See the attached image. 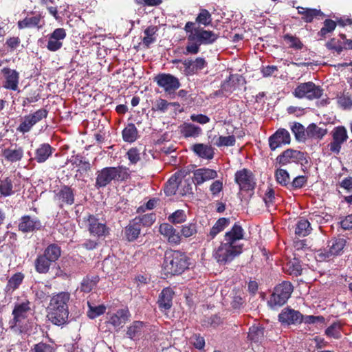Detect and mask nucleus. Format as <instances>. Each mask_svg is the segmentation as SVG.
Returning <instances> with one entry per match:
<instances>
[{"label": "nucleus", "mask_w": 352, "mask_h": 352, "mask_svg": "<svg viewBox=\"0 0 352 352\" xmlns=\"http://www.w3.org/2000/svg\"><path fill=\"white\" fill-rule=\"evenodd\" d=\"M212 21L210 12L205 8H200L195 22L188 21L184 26L187 34V45L184 54H197L200 50V46L210 45L216 42L219 34L211 30H206L200 25L207 27L211 25Z\"/></svg>", "instance_id": "f257e3e1"}, {"label": "nucleus", "mask_w": 352, "mask_h": 352, "mask_svg": "<svg viewBox=\"0 0 352 352\" xmlns=\"http://www.w3.org/2000/svg\"><path fill=\"white\" fill-rule=\"evenodd\" d=\"M243 237V229L235 223L231 230L226 232L224 241L216 250L214 256L217 261L224 265L230 262L242 252V245L236 243Z\"/></svg>", "instance_id": "f03ea898"}, {"label": "nucleus", "mask_w": 352, "mask_h": 352, "mask_svg": "<svg viewBox=\"0 0 352 352\" xmlns=\"http://www.w3.org/2000/svg\"><path fill=\"white\" fill-rule=\"evenodd\" d=\"M188 266L189 258L185 253L172 250L165 252L163 267L166 274H180Z\"/></svg>", "instance_id": "7ed1b4c3"}, {"label": "nucleus", "mask_w": 352, "mask_h": 352, "mask_svg": "<svg viewBox=\"0 0 352 352\" xmlns=\"http://www.w3.org/2000/svg\"><path fill=\"white\" fill-rule=\"evenodd\" d=\"M96 175L95 186L98 189L107 186L113 180L122 182L130 177L129 169L123 166L106 167L98 171Z\"/></svg>", "instance_id": "20e7f679"}, {"label": "nucleus", "mask_w": 352, "mask_h": 352, "mask_svg": "<svg viewBox=\"0 0 352 352\" xmlns=\"http://www.w3.org/2000/svg\"><path fill=\"white\" fill-rule=\"evenodd\" d=\"M292 292V285L287 281L283 282L275 287L268 301V305L272 308L283 305L290 297Z\"/></svg>", "instance_id": "39448f33"}, {"label": "nucleus", "mask_w": 352, "mask_h": 352, "mask_svg": "<svg viewBox=\"0 0 352 352\" xmlns=\"http://www.w3.org/2000/svg\"><path fill=\"white\" fill-rule=\"evenodd\" d=\"M292 94L297 98L312 100L320 98L323 94V89L313 82L309 81L298 85Z\"/></svg>", "instance_id": "423d86ee"}, {"label": "nucleus", "mask_w": 352, "mask_h": 352, "mask_svg": "<svg viewBox=\"0 0 352 352\" xmlns=\"http://www.w3.org/2000/svg\"><path fill=\"white\" fill-rule=\"evenodd\" d=\"M86 228L91 235L98 238L105 237L109 234V228L106 223L93 214L84 218Z\"/></svg>", "instance_id": "0eeeda50"}, {"label": "nucleus", "mask_w": 352, "mask_h": 352, "mask_svg": "<svg viewBox=\"0 0 352 352\" xmlns=\"http://www.w3.org/2000/svg\"><path fill=\"white\" fill-rule=\"evenodd\" d=\"M331 136L332 142L328 144V147L331 152L338 153L342 144L349 138L347 130L344 126H336L331 131Z\"/></svg>", "instance_id": "6e6552de"}, {"label": "nucleus", "mask_w": 352, "mask_h": 352, "mask_svg": "<svg viewBox=\"0 0 352 352\" xmlns=\"http://www.w3.org/2000/svg\"><path fill=\"white\" fill-rule=\"evenodd\" d=\"M157 85L164 89L166 92L172 93L179 88L181 84L179 79L170 74L162 73L154 78Z\"/></svg>", "instance_id": "1a4fd4ad"}, {"label": "nucleus", "mask_w": 352, "mask_h": 352, "mask_svg": "<svg viewBox=\"0 0 352 352\" xmlns=\"http://www.w3.org/2000/svg\"><path fill=\"white\" fill-rule=\"evenodd\" d=\"M346 240L344 238H334L329 241L328 250H324L318 256L320 259L325 260L332 256H337L342 253L346 246Z\"/></svg>", "instance_id": "9d476101"}, {"label": "nucleus", "mask_w": 352, "mask_h": 352, "mask_svg": "<svg viewBox=\"0 0 352 352\" xmlns=\"http://www.w3.org/2000/svg\"><path fill=\"white\" fill-rule=\"evenodd\" d=\"M66 36L67 32L65 29L63 28L55 29L51 34L47 35V49L50 52L59 50L63 47V41Z\"/></svg>", "instance_id": "9b49d317"}, {"label": "nucleus", "mask_w": 352, "mask_h": 352, "mask_svg": "<svg viewBox=\"0 0 352 352\" xmlns=\"http://www.w3.org/2000/svg\"><path fill=\"white\" fill-rule=\"evenodd\" d=\"M54 200L60 208L72 205L74 203V190L68 186H62L55 192Z\"/></svg>", "instance_id": "f8f14e48"}, {"label": "nucleus", "mask_w": 352, "mask_h": 352, "mask_svg": "<svg viewBox=\"0 0 352 352\" xmlns=\"http://www.w3.org/2000/svg\"><path fill=\"white\" fill-rule=\"evenodd\" d=\"M235 182L241 190H252L255 187V182L252 172L245 168L235 173Z\"/></svg>", "instance_id": "ddd939ff"}, {"label": "nucleus", "mask_w": 352, "mask_h": 352, "mask_svg": "<svg viewBox=\"0 0 352 352\" xmlns=\"http://www.w3.org/2000/svg\"><path fill=\"white\" fill-rule=\"evenodd\" d=\"M290 140V134L288 131L285 129H279L269 138L270 147L272 151H275L276 148L283 145L289 144Z\"/></svg>", "instance_id": "4468645a"}, {"label": "nucleus", "mask_w": 352, "mask_h": 352, "mask_svg": "<svg viewBox=\"0 0 352 352\" xmlns=\"http://www.w3.org/2000/svg\"><path fill=\"white\" fill-rule=\"evenodd\" d=\"M303 316L296 310L289 307L284 308L278 315V320L283 324H296L302 322Z\"/></svg>", "instance_id": "2eb2a0df"}, {"label": "nucleus", "mask_w": 352, "mask_h": 352, "mask_svg": "<svg viewBox=\"0 0 352 352\" xmlns=\"http://www.w3.org/2000/svg\"><path fill=\"white\" fill-rule=\"evenodd\" d=\"M4 76L3 87L6 89L16 91L19 82V73L15 69L9 67H4L1 70Z\"/></svg>", "instance_id": "dca6fc26"}, {"label": "nucleus", "mask_w": 352, "mask_h": 352, "mask_svg": "<svg viewBox=\"0 0 352 352\" xmlns=\"http://www.w3.org/2000/svg\"><path fill=\"white\" fill-rule=\"evenodd\" d=\"M42 224L36 217H32L29 215L23 216L19 219L18 225L19 230L23 233L32 232L40 230Z\"/></svg>", "instance_id": "f3484780"}, {"label": "nucleus", "mask_w": 352, "mask_h": 352, "mask_svg": "<svg viewBox=\"0 0 352 352\" xmlns=\"http://www.w3.org/2000/svg\"><path fill=\"white\" fill-rule=\"evenodd\" d=\"M130 316L127 309H119L114 314H109L107 322L114 328L120 329L129 320Z\"/></svg>", "instance_id": "a211bd4d"}, {"label": "nucleus", "mask_w": 352, "mask_h": 352, "mask_svg": "<svg viewBox=\"0 0 352 352\" xmlns=\"http://www.w3.org/2000/svg\"><path fill=\"white\" fill-rule=\"evenodd\" d=\"M175 292L170 287H166L162 289L159 295L157 305L162 311H166L170 309L173 305V298Z\"/></svg>", "instance_id": "6ab92c4d"}, {"label": "nucleus", "mask_w": 352, "mask_h": 352, "mask_svg": "<svg viewBox=\"0 0 352 352\" xmlns=\"http://www.w3.org/2000/svg\"><path fill=\"white\" fill-rule=\"evenodd\" d=\"M70 294L68 292H62L54 295L50 300V309H68V302Z\"/></svg>", "instance_id": "aec40b11"}, {"label": "nucleus", "mask_w": 352, "mask_h": 352, "mask_svg": "<svg viewBox=\"0 0 352 352\" xmlns=\"http://www.w3.org/2000/svg\"><path fill=\"white\" fill-rule=\"evenodd\" d=\"M298 13L302 15L301 19L305 23H311L314 19H320L324 16V14L316 8H308L301 6L296 7Z\"/></svg>", "instance_id": "412c9836"}, {"label": "nucleus", "mask_w": 352, "mask_h": 352, "mask_svg": "<svg viewBox=\"0 0 352 352\" xmlns=\"http://www.w3.org/2000/svg\"><path fill=\"white\" fill-rule=\"evenodd\" d=\"M192 180L197 185H200L204 182L214 179L217 177L215 170L209 168H199L194 171Z\"/></svg>", "instance_id": "4be33fe9"}, {"label": "nucleus", "mask_w": 352, "mask_h": 352, "mask_svg": "<svg viewBox=\"0 0 352 352\" xmlns=\"http://www.w3.org/2000/svg\"><path fill=\"white\" fill-rule=\"evenodd\" d=\"M69 315L68 309H50L47 314L49 320L55 325L61 326L67 323Z\"/></svg>", "instance_id": "5701e85b"}, {"label": "nucleus", "mask_w": 352, "mask_h": 352, "mask_svg": "<svg viewBox=\"0 0 352 352\" xmlns=\"http://www.w3.org/2000/svg\"><path fill=\"white\" fill-rule=\"evenodd\" d=\"M43 18V16L41 14L31 17L27 16L17 22L18 28L20 30L25 28H37L39 30L43 25V23H41Z\"/></svg>", "instance_id": "b1692460"}, {"label": "nucleus", "mask_w": 352, "mask_h": 352, "mask_svg": "<svg viewBox=\"0 0 352 352\" xmlns=\"http://www.w3.org/2000/svg\"><path fill=\"white\" fill-rule=\"evenodd\" d=\"M69 160L73 166V168H76L77 172L82 173L91 168L90 162L86 160L83 155H72Z\"/></svg>", "instance_id": "393cba45"}, {"label": "nucleus", "mask_w": 352, "mask_h": 352, "mask_svg": "<svg viewBox=\"0 0 352 352\" xmlns=\"http://www.w3.org/2000/svg\"><path fill=\"white\" fill-rule=\"evenodd\" d=\"M146 324L141 321H134L126 331L128 337L132 340L139 339L145 332Z\"/></svg>", "instance_id": "a878e982"}, {"label": "nucleus", "mask_w": 352, "mask_h": 352, "mask_svg": "<svg viewBox=\"0 0 352 352\" xmlns=\"http://www.w3.org/2000/svg\"><path fill=\"white\" fill-rule=\"evenodd\" d=\"M180 133L184 138H197L202 132L201 129L191 123H184L179 126Z\"/></svg>", "instance_id": "bb28decb"}, {"label": "nucleus", "mask_w": 352, "mask_h": 352, "mask_svg": "<svg viewBox=\"0 0 352 352\" xmlns=\"http://www.w3.org/2000/svg\"><path fill=\"white\" fill-rule=\"evenodd\" d=\"M52 263L53 262L43 254H39L34 261L35 270L39 274H47Z\"/></svg>", "instance_id": "cd10ccee"}, {"label": "nucleus", "mask_w": 352, "mask_h": 352, "mask_svg": "<svg viewBox=\"0 0 352 352\" xmlns=\"http://www.w3.org/2000/svg\"><path fill=\"white\" fill-rule=\"evenodd\" d=\"M137 221L133 219L125 228V236L129 241H135L140 234L142 227Z\"/></svg>", "instance_id": "c85d7f7f"}, {"label": "nucleus", "mask_w": 352, "mask_h": 352, "mask_svg": "<svg viewBox=\"0 0 352 352\" xmlns=\"http://www.w3.org/2000/svg\"><path fill=\"white\" fill-rule=\"evenodd\" d=\"M327 133L326 128L318 126L316 124H310L306 129V135L307 138L321 140Z\"/></svg>", "instance_id": "c756f323"}, {"label": "nucleus", "mask_w": 352, "mask_h": 352, "mask_svg": "<svg viewBox=\"0 0 352 352\" xmlns=\"http://www.w3.org/2000/svg\"><path fill=\"white\" fill-rule=\"evenodd\" d=\"M345 39H342L341 37L337 38L333 37L329 40L325 47L333 53L336 52L338 54H340L345 47Z\"/></svg>", "instance_id": "7c9ffc66"}, {"label": "nucleus", "mask_w": 352, "mask_h": 352, "mask_svg": "<svg viewBox=\"0 0 352 352\" xmlns=\"http://www.w3.org/2000/svg\"><path fill=\"white\" fill-rule=\"evenodd\" d=\"M122 138L125 142H133L138 137V131L133 123H129L123 129Z\"/></svg>", "instance_id": "2f4dec72"}, {"label": "nucleus", "mask_w": 352, "mask_h": 352, "mask_svg": "<svg viewBox=\"0 0 352 352\" xmlns=\"http://www.w3.org/2000/svg\"><path fill=\"white\" fill-rule=\"evenodd\" d=\"M248 339L253 342H261L264 338V328L259 325H253L249 329Z\"/></svg>", "instance_id": "473e14b6"}, {"label": "nucleus", "mask_w": 352, "mask_h": 352, "mask_svg": "<svg viewBox=\"0 0 352 352\" xmlns=\"http://www.w3.org/2000/svg\"><path fill=\"white\" fill-rule=\"evenodd\" d=\"M43 254L55 263L61 255L60 247L56 243H52L45 249Z\"/></svg>", "instance_id": "72a5a7b5"}, {"label": "nucleus", "mask_w": 352, "mask_h": 352, "mask_svg": "<svg viewBox=\"0 0 352 352\" xmlns=\"http://www.w3.org/2000/svg\"><path fill=\"white\" fill-rule=\"evenodd\" d=\"M29 305L30 302L26 301L15 305L12 314L14 319L16 322L20 321L22 318L25 317L26 314L30 309Z\"/></svg>", "instance_id": "f704fd0d"}, {"label": "nucleus", "mask_w": 352, "mask_h": 352, "mask_svg": "<svg viewBox=\"0 0 352 352\" xmlns=\"http://www.w3.org/2000/svg\"><path fill=\"white\" fill-rule=\"evenodd\" d=\"M158 28L155 25H150L144 31V36L142 38V43L146 47H149L151 44L156 41L155 34Z\"/></svg>", "instance_id": "c9c22d12"}, {"label": "nucleus", "mask_w": 352, "mask_h": 352, "mask_svg": "<svg viewBox=\"0 0 352 352\" xmlns=\"http://www.w3.org/2000/svg\"><path fill=\"white\" fill-rule=\"evenodd\" d=\"M229 219L227 218H220L219 219L215 224L210 229V233L208 235V240L213 239L217 234L221 232L224 230V228L229 224Z\"/></svg>", "instance_id": "e433bc0d"}, {"label": "nucleus", "mask_w": 352, "mask_h": 352, "mask_svg": "<svg viewBox=\"0 0 352 352\" xmlns=\"http://www.w3.org/2000/svg\"><path fill=\"white\" fill-rule=\"evenodd\" d=\"M284 269L289 274L294 276H300L302 270L300 261L296 258L287 262Z\"/></svg>", "instance_id": "4c0bfd02"}, {"label": "nucleus", "mask_w": 352, "mask_h": 352, "mask_svg": "<svg viewBox=\"0 0 352 352\" xmlns=\"http://www.w3.org/2000/svg\"><path fill=\"white\" fill-rule=\"evenodd\" d=\"M283 38L285 43L288 45V47L295 50H300L303 48V43L296 35L285 34L283 35Z\"/></svg>", "instance_id": "58836bf2"}, {"label": "nucleus", "mask_w": 352, "mask_h": 352, "mask_svg": "<svg viewBox=\"0 0 352 352\" xmlns=\"http://www.w3.org/2000/svg\"><path fill=\"white\" fill-rule=\"evenodd\" d=\"M98 280V276H87L81 282L80 290L85 293L90 292L96 286Z\"/></svg>", "instance_id": "ea45409f"}, {"label": "nucleus", "mask_w": 352, "mask_h": 352, "mask_svg": "<svg viewBox=\"0 0 352 352\" xmlns=\"http://www.w3.org/2000/svg\"><path fill=\"white\" fill-rule=\"evenodd\" d=\"M310 223L308 220L305 219H300L297 224L295 232L299 236H305L311 232Z\"/></svg>", "instance_id": "a19ab883"}, {"label": "nucleus", "mask_w": 352, "mask_h": 352, "mask_svg": "<svg viewBox=\"0 0 352 352\" xmlns=\"http://www.w3.org/2000/svg\"><path fill=\"white\" fill-rule=\"evenodd\" d=\"M292 133L298 142H305L307 139V135H306V130L302 124L299 122H294L291 128Z\"/></svg>", "instance_id": "79ce46f5"}, {"label": "nucleus", "mask_w": 352, "mask_h": 352, "mask_svg": "<svg viewBox=\"0 0 352 352\" xmlns=\"http://www.w3.org/2000/svg\"><path fill=\"white\" fill-rule=\"evenodd\" d=\"M23 278H24L23 274H22L21 272L14 274L8 280V284L6 285V290L8 292H9V291H14V289H17L19 287V286L21 284Z\"/></svg>", "instance_id": "37998d69"}, {"label": "nucleus", "mask_w": 352, "mask_h": 352, "mask_svg": "<svg viewBox=\"0 0 352 352\" xmlns=\"http://www.w3.org/2000/svg\"><path fill=\"white\" fill-rule=\"evenodd\" d=\"M337 23L332 19H325L324 21V26L318 32V35L321 38H326L328 33L332 32L336 28Z\"/></svg>", "instance_id": "c03bdc74"}, {"label": "nucleus", "mask_w": 352, "mask_h": 352, "mask_svg": "<svg viewBox=\"0 0 352 352\" xmlns=\"http://www.w3.org/2000/svg\"><path fill=\"white\" fill-rule=\"evenodd\" d=\"M34 125L31 118L27 115L24 116L23 121L17 126L16 131L25 134L30 131Z\"/></svg>", "instance_id": "a18cd8bd"}, {"label": "nucleus", "mask_w": 352, "mask_h": 352, "mask_svg": "<svg viewBox=\"0 0 352 352\" xmlns=\"http://www.w3.org/2000/svg\"><path fill=\"white\" fill-rule=\"evenodd\" d=\"M13 186L11 179L6 178L0 181V193L4 197H8L14 193Z\"/></svg>", "instance_id": "49530a36"}, {"label": "nucleus", "mask_w": 352, "mask_h": 352, "mask_svg": "<svg viewBox=\"0 0 352 352\" xmlns=\"http://www.w3.org/2000/svg\"><path fill=\"white\" fill-rule=\"evenodd\" d=\"M138 220L137 223L140 224V226H151L155 221V214L153 213L145 214L142 216L137 217L134 219Z\"/></svg>", "instance_id": "de8ad7c7"}, {"label": "nucleus", "mask_w": 352, "mask_h": 352, "mask_svg": "<svg viewBox=\"0 0 352 352\" xmlns=\"http://www.w3.org/2000/svg\"><path fill=\"white\" fill-rule=\"evenodd\" d=\"M186 219V215L183 210H177L168 217V221L174 224L182 223Z\"/></svg>", "instance_id": "09e8293b"}, {"label": "nucleus", "mask_w": 352, "mask_h": 352, "mask_svg": "<svg viewBox=\"0 0 352 352\" xmlns=\"http://www.w3.org/2000/svg\"><path fill=\"white\" fill-rule=\"evenodd\" d=\"M192 151L196 154H214V151L210 145L204 144H195L192 146Z\"/></svg>", "instance_id": "8fccbe9b"}, {"label": "nucleus", "mask_w": 352, "mask_h": 352, "mask_svg": "<svg viewBox=\"0 0 352 352\" xmlns=\"http://www.w3.org/2000/svg\"><path fill=\"white\" fill-rule=\"evenodd\" d=\"M235 141L234 135L219 136L214 142V144L217 146H233L235 144Z\"/></svg>", "instance_id": "3c124183"}, {"label": "nucleus", "mask_w": 352, "mask_h": 352, "mask_svg": "<svg viewBox=\"0 0 352 352\" xmlns=\"http://www.w3.org/2000/svg\"><path fill=\"white\" fill-rule=\"evenodd\" d=\"M48 115V111L44 108H41L34 112L30 113L28 116L32 120L34 124L42 120L43 118H46Z\"/></svg>", "instance_id": "603ef678"}, {"label": "nucleus", "mask_w": 352, "mask_h": 352, "mask_svg": "<svg viewBox=\"0 0 352 352\" xmlns=\"http://www.w3.org/2000/svg\"><path fill=\"white\" fill-rule=\"evenodd\" d=\"M277 182L283 186H286L289 182L288 173L283 169H277L275 173Z\"/></svg>", "instance_id": "864d4df0"}, {"label": "nucleus", "mask_w": 352, "mask_h": 352, "mask_svg": "<svg viewBox=\"0 0 352 352\" xmlns=\"http://www.w3.org/2000/svg\"><path fill=\"white\" fill-rule=\"evenodd\" d=\"M31 352H55V348L52 344L41 342L34 345Z\"/></svg>", "instance_id": "5fc2aeb1"}, {"label": "nucleus", "mask_w": 352, "mask_h": 352, "mask_svg": "<svg viewBox=\"0 0 352 352\" xmlns=\"http://www.w3.org/2000/svg\"><path fill=\"white\" fill-rule=\"evenodd\" d=\"M325 333L329 337L336 339L339 338L341 336L340 325L336 322L333 323L325 330Z\"/></svg>", "instance_id": "6e6d98bb"}, {"label": "nucleus", "mask_w": 352, "mask_h": 352, "mask_svg": "<svg viewBox=\"0 0 352 352\" xmlns=\"http://www.w3.org/2000/svg\"><path fill=\"white\" fill-rule=\"evenodd\" d=\"M182 234L184 237H190L197 233V226L195 223H188L182 226Z\"/></svg>", "instance_id": "4d7b16f0"}, {"label": "nucleus", "mask_w": 352, "mask_h": 352, "mask_svg": "<svg viewBox=\"0 0 352 352\" xmlns=\"http://www.w3.org/2000/svg\"><path fill=\"white\" fill-rule=\"evenodd\" d=\"M178 187V184L177 182V179L171 177L166 185L164 192L167 195H172L175 194L177 189Z\"/></svg>", "instance_id": "13d9d810"}, {"label": "nucleus", "mask_w": 352, "mask_h": 352, "mask_svg": "<svg viewBox=\"0 0 352 352\" xmlns=\"http://www.w3.org/2000/svg\"><path fill=\"white\" fill-rule=\"evenodd\" d=\"M170 105H172V103L168 102L166 100L159 98L155 101L153 109L165 112Z\"/></svg>", "instance_id": "bf43d9fd"}, {"label": "nucleus", "mask_w": 352, "mask_h": 352, "mask_svg": "<svg viewBox=\"0 0 352 352\" xmlns=\"http://www.w3.org/2000/svg\"><path fill=\"white\" fill-rule=\"evenodd\" d=\"M89 311L88 313V316L90 318H95L98 316L104 313L106 310V307L104 305H99L97 307H91L89 305Z\"/></svg>", "instance_id": "052dcab7"}, {"label": "nucleus", "mask_w": 352, "mask_h": 352, "mask_svg": "<svg viewBox=\"0 0 352 352\" xmlns=\"http://www.w3.org/2000/svg\"><path fill=\"white\" fill-rule=\"evenodd\" d=\"M221 322L220 317L214 315L210 317H206L203 320V325L206 327H216Z\"/></svg>", "instance_id": "680f3d73"}, {"label": "nucleus", "mask_w": 352, "mask_h": 352, "mask_svg": "<svg viewBox=\"0 0 352 352\" xmlns=\"http://www.w3.org/2000/svg\"><path fill=\"white\" fill-rule=\"evenodd\" d=\"M176 230L169 223H162L160 225L159 232L167 239L175 232Z\"/></svg>", "instance_id": "e2e57ef3"}, {"label": "nucleus", "mask_w": 352, "mask_h": 352, "mask_svg": "<svg viewBox=\"0 0 352 352\" xmlns=\"http://www.w3.org/2000/svg\"><path fill=\"white\" fill-rule=\"evenodd\" d=\"M338 104L344 109H351L352 107V99L350 96L343 94L338 99Z\"/></svg>", "instance_id": "0e129e2a"}, {"label": "nucleus", "mask_w": 352, "mask_h": 352, "mask_svg": "<svg viewBox=\"0 0 352 352\" xmlns=\"http://www.w3.org/2000/svg\"><path fill=\"white\" fill-rule=\"evenodd\" d=\"M241 292H237L232 296L231 305L233 309H240L243 305L244 300L243 298L241 296Z\"/></svg>", "instance_id": "69168bd1"}, {"label": "nucleus", "mask_w": 352, "mask_h": 352, "mask_svg": "<svg viewBox=\"0 0 352 352\" xmlns=\"http://www.w3.org/2000/svg\"><path fill=\"white\" fill-rule=\"evenodd\" d=\"M191 343L194 345V346L197 349H202L205 346V340L204 338L199 335L195 334L191 338Z\"/></svg>", "instance_id": "338daca9"}, {"label": "nucleus", "mask_w": 352, "mask_h": 352, "mask_svg": "<svg viewBox=\"0 0 352 352\" xmlns=\"http://www.w3.org/2000/svg\"><path fill=\"white\" fill-rule=\"evenodd\" d=\"M21 40L18 36H13L7 38L6 45L10 48V51L15 50L20 45Z\"/></svg>", "instance_id": "774afa93"}]
</instances>
